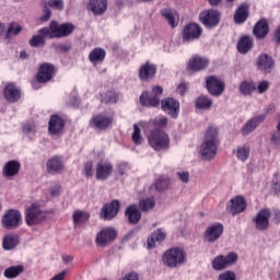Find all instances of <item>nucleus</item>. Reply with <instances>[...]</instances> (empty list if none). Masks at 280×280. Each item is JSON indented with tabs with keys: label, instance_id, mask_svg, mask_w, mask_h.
<instances>
[{
	"label": "nucleus",
	"instance_id": "56",
	"mask_svg": "<svg viewBox=\"0 0 280 280\" xmlns=\"http://www.w3.org/2000/svg\"><path fill=\"white\" fill-rule=\"evenodd\" d=\"M176 176L179 178V180L184 184L189 183V172L179 171L176 173Z\"/></svg>",
	"mask_w": 280,
	"mask_h": 280
},
{
	"label": "nucleus",
	"instance_id": "34",
	"mask_svg": "<svg viewBox=\"0 0 280 280\" xmlns=\"http://www.w3.org/2000/svg\"><path fill=\"white\" fill-rule=\"evenodd\" d=\"M203 142L220 145V131L218 127L210 126L205 132Z\"/></svg>",
	"mask_w": 280,
	"mask_h": 280
},
{
	"label": "nucleus",
	"instance_id": "54",
	"mask_svg": "<svg viewBox=\"0 0 280 280\" xmlns=\"http://www.w3.org/2000/svg\"><path fill=\"white\" fill-rule=\"evenodd\" d=\"M269 141L273 148H280V132L273 131L270 135Z\"/></svg>",
	"mask_w": 280,
	"mask_h": 280
},
{
	"label": "nucleus",
	"instance_id": "15",
	"mask_svg": "<svg viewBox=\"0 0 280 280\" xmlns=\"http://www.w3.org/2000/svg\"><path fill=\"white\" fill-rule=\"evenodd\" d=\"M206 86L210 95H214V97H220L224 93V83L218 77H208L206 79Z\"/></svg>",
	"mask_w": 280,
	"mask_h": 280
},
{
	"label": "nucleus",
	"instance_id": "12",
	"mask_svg": "<svg viewBox=\"0 0 280 280\" xmlns=\"http://www.w3.org/2000/svg\"><path fill=\"white\" fill-rule=\"evenodd\" d=\"M161 108L172 119H177L180 113V103L173 97H167L161 101Z\"/></svg>",
	"mask_w": 280,
	"mask_h": 280
},
{
	"label": "nucleus",
	"instance_id": "49",
	"mask_svg": "<svg viewBox=\"0 0 280 280\" xmlns=\"http://www.w3.org/2000/svg\"><path fill=\"white\" fill-rule=\"evenodd\" d=\"M45 36L47 35H34L30 42L28 45L31 47H45Z\"/></svg>",
	"mask_w": 280,
	"mask_h": 280
},
{
	"label": "nucleus",
	"instance_id": "8",
	"mask_svg": "<svg viewBox=\"0 0 280 280\" xmlns=\"http://www.w3.org/2000/svg\"><path fill=\"white\" fill-rule=\"evenodd\" d=\"M272 212L268 208L260 209L257 214L252 219L256 231H268L270 229V218Z\"/></svg>",
	"mask_w": 280,
	"mask_h": 280
},
{
	"label": "nucleus",
	"instance_id": "46",
	"mask_svg": "<svg viewBox=\"0 0 280 280\" xmlns=\"http://www.w3.org/2000/svg\"><path fill=\"white\" fill-rule=\"evenodd\" d=\"M115 172L117 176H128L130 164L128 162H119L116 164Z\"/></svg>",
	"mask_w": 280,
	"mask_h": 280
},
{
	"label": "nucleus",
	"instance_id": "63",
	"mask_svg": "<svg viewBox=\"0 0 280 280\" xmlns=\"http://www.w3.org/2000/svg\"><path fill=\"white\" fill-rule=\"evenodd\" d=\"M51 19V10L45 9L44 15L40 18V21H49Z\"/></svg>",
	"mask_w": 280,
	"mask_h": 280
},
{
	"label": "nucleus",
	"instance_id": "38",
	"mask_svg": "<svg viewBox=\"0 0 280 280\" xmlns=\"http://www.w3.org/2000/svg\"><path fill=\"white\" fill-rule=\"evenodd\" d=\"M89 60L92 65H102L106 60V50L100 47L94 48L89 55Z\"/></svg>",
	"mask_w": 280,
	"mask_h": 280
},
{
	"label": "nucleus",
	"instance_id": "23",
	"mask_svg": "<svg viewBox=\"0 0 280 280\" xmlns=\"http://www.w3.org/2000/svg\"><path fill=\"white\" fill-rule=\"evenodd\" d=\"M119 213V201L112 200L109 203H105L101 210V218L103 220H113Z\"/></svg>",
	"mask_w": 280,
	"mask_h": 280
},
{
	"label": "nucleus",
	"instance_id": "36",
	"mask_svg": "<svg viewBox=\"0 0 280 280\" xmlns=\"http://www.w3.org/2000/svg\"><path fill=\"white\" fill-rule=\"evenodd\" d=\"M238 91H240L241 95L248 97V96L253 95V93H255V91H257V84L253 80L242 81L238 86Z\"/></svg>",
	"mask_w": 280,
	"mask_h": 280
},
{
	"label": "nucleus",
	"instance_id": "33",
	"mask_svg": "<svg viewBox=\"0 0 280 280\" xmlns=\"http://www.w3.org/2000/svg\"><path fill=\"white\" fill-rule=\"evenodd\" d=\"M125 215L130 224H139L141 222V211L137 205L129 206L125 211Z\"/></svg>",
	"mask_w": 280,
	"mask_h": 280
},
{
	"label": "nucleus",
	"instance_id": "2",
	"mask_svg": "<svg viewBox=\"0 0 280 280\" xmlns=\"http://www.w3.org/2000/svg\"><path fill=\"white\" fill-rule=\"evenodd\" d=\"M149 145L155 152H165L170 148V136L161 129H154L148 137Z\"/></svg>",
	"mask_w": 280,
	"mask_h": 280
},
{
	"label": "nucleus",
	"instance_id": "41",
	"mask_svg": "<svg viewBox=\"0 0 280 280\" xmlns=\"http://www.w3.org/2000/svg\"><path fill=\"white\" fill-rule=\"evenodd\" d=\"M74 226H82L85 222H89L90 215L85 211L77 210L73 215Z\"/></svg>",
	"mask_w": 280,
	"mask_h": 280
},
{
	"label": "nucleus",
	"instance_id": "21",
	"mask_svg": "<svg viewBox=\"0 0 280 280\" xmlns=\"http://www.w3.org/2000/svg\"><path fill=\"white\" fill-rule=\"evenodd\" d=\"M110 124H113V117L104 113L93 116L90 120V126H92V128H96L97 130H106Z\"/></svg>",
	"mask_w": 280,
	"mask_h": 280
},
{
	"label": "nucleus",
	"instance_id": "58",
	"mask_svg": "<svg viewBox=\"0 0 280 280\" xmlns=\"http://www.w3.org/2000/svg\"><path fill=\"white\" fill-rule=\"evenodd\" d=\"M60 191H61L60 185L55 184V185L51 186V188H50V196H52L54 198H56V196H60Z\"/></svg>",
	"mask_w": 280,
	"mask_h": 280
},
{
	"label": "nucleus",
	"instance_id": "42",
	"mask_svg": "<svg viewBox=\"0 0 280 280\" xmlns=\"http://www.w3.org/2000/svg\"><path fill=\"white\" fill-rule=\"evenodd\" d=\"M154 205H156L154 197L141 199L139 201V209L143 213H148V211H152V209H154Z\"/></svg>",
	"mask_w": 280,
	"mask_h": 280
},
{
	"label": "nucleus",
	"instance_id": "24",
	"mask_svg": "<svg viewBox=\"0 0 280 280\" xmlns=\"http://www.w3.org/2000/svg\"><path fill=\"white\" fill-rule=\"evenodd\" d=\"M273 67L275 60L270 57V55L266 52L259 55L257 60L258 71H261V73H271Z\"/></svg>",
	"mask_w": 280,
	"mask_h": 280
},
{
	"label": "nucleus",
	"instance_id": "28",
	"mask_svg": "<svg viewBox=\"0 0 280 280\" xmlns=\"http://www.w3.org/2000/svg\"><path fill=\"white\" fill-rule=\"evenodd\" d=\"M88 9L95 15L102 16L108 10V0H90Z\"/></svg>",
	"mask_w": 280,
	"mask_h": 280
},
{
	"label": "nucleus",
	"instance_id": "19",
	"mask_svg": "<svg viewBox=\"0 0 280 280\" xmlns=\"http://www.w3.org/2000/svg\"><path fill=\"white\" fill-rule=\"evenodd\" d=\"M46 171L50 176L62 174V172H65V162L62 161V158L58 155L50 158L46 163Z\"/></svg>",
	"mask_w": 280,
	"mask_h": 280
},
{
	"label": "nucleus",
	"instance_id": "26",
	"mask_svg": "<svg viewBox=\"0 0 280 280\" xmlns=\"http://www.w3.org/2000/svg\"><path fill=\"white\" fill-rule=\"evenodd\" d=\"M156 75V65L147 61L139 69V79L142 82H148V80H152Z\"/></svg>",
	"mask_w": 280,
	"mask_h": 280
},
{
	"label": "nucleus",
	"instance_id": "51",
	"mask_svg": "<svg viewBox=\"0 0 280 280\" xmlns=\"http://www.w3.org/2000/svg\"><path fill=\"white\" fill-rule=\"evenodd\" d=\"M149 128H155V130H159V128H165L167 126V118L166 117H161V118H155L151 122L147 125Z\"/></svg>",
	"mask_w": 280,
	"mask_h": 280
},
{
	"label": "nucleus",
	"instance_id": "22",
	"mask_svg": "<svg viewBox=\"0 0 280 280\" xmlns=\"http://www.w3.org/2000/svg\"><path fill=\"white\" fill-rule=\"evenodd\" d=\"M199 154L202 161H213L218 154V144L202 142L199 148Z\"/></svg>",
	"mask_w": 280,
	"mask_h": 280
},
{
	"label": "nucleus",
	"instance_id": "11",
	"mask_svg": "<svg viewBox=\"0 0 280 280\" xmlns=\"http://www.w3.org/2000/svg\"><path fill=\"white\" fill-rule=\"evenodd\" d=\"M67 121L60 115L54 114L48 121V135L51 137H60L65 132Z\"/></svg>",
	"mask_w": 280,
	"mask_h": 280
},
{
	"label": "nucleus",
	"instance_id": "47",
	"mask_svg": "<svg viewBox=\"0 0 280 280\" xmlns=\"http://www.w3.org/2000/svg\"><path fill=\"white\" fill-rule=\"evenodd\" d=\"M117 100H119V95L115 92H106L102 95L101 102L103 104H117Z\"/></svg>",
	"mask_w": 280,
	"mask_h": 280
},
{
	"label": "nucleus",
	"instance_id": "40",
	"mask_svg": "<svg viewBox=\"0 0 280 280\" xmlns=\"http://www.w3.org/2000/svg\"><path fill=\"white\" fill-rule=\"evenodd\" d=\"M195 105L199 110H209L213 106V101L209 96L201 95L197 97Z\"/></svg>",
	"mask_w": 280,
	"mask_h": 280
},
{
	"label": "nucleus",
	"instance_id": "4",
	"mask_svg": "<svg viewBox=\"0 0 280 280\" xmlns=\"http://www.w3.org/2000/svg\"><path fill=\"white\" fill-rule=\"evenodd\" d=\"M38 34L49 36L50 38H65V36L71 34V23L58 24V22L51 21L49 27L40 28Z\"/></svg>",
	"mask_w": 280,
	"mask_h": 280
},
{
	"label": "nucleus",
	"instance_id": "3",
	"mask_svg": "<svg viewBox=\"0 0 280 280\" xmlns=\"http://www.w3.org/2000/svg\"><path fill=\"white\" fill-rule=\"evenodd\" d=\"M187 259V254L185 249L179 247H173L166 250L162 256V261L167 268H178L183 266Z\"/></svg>",
	"mask_w": 280,
	"mask_h": 280
},
{
	"label": "nucleus",
	"instance_id": "35",
	"mask_svg": "<svg viewBox=\"0 0 280 280\" xmlns=\"http://www.w3.org/2000/svg\"><path fill=\"white\" fill-rule=\"evenodd\" d=\"M161 14L171 27H178V12H176V10L170 8L162 9Z\"/></svg>",
	"mask_w": 280,
	"mask_h": 280
},
{
	"label": "nucleus",
	"instance_id": "53",
	"mask_svg": "<svg viewBox=\"0 0 280 280\" xmlns=\"http://www.w3.org/2000/svg\"><path fill=\"white\" fill-rule=\"evenodd\" d=\"M218 280H237L234 271L228 270L219 275Z\"/></svg>",
	"mask_w": 280,
	"mask_h": 280
},
{
	"label": "nucleus",
	"instance_id": "9",
	"mask_svg": "<svg viewBox=\"0 0 280 280\" xmlns=\"http://www.w3.org/2000/svg\"><path fill=\"white\" fill-rule=\"evenodd\" d=\"M237 253L230 252L228 255H219L212 260L213 270H224L229 268V266H233V264H237Z\"/></svg>",
	"mask_w": 280,
	"mask_h": 280
},
{
	"label": "nucleus",
	"instance_id": "59",
	"mask_svg": "<svg viewBox=\"0 0 280 280\" xmlns=\"http://www.w3.org/2000/svg\"><path fill=\"white\" fill-rule=\"evenodd\" d=\"M57 48L60 51V54H69V51L71 50V46L65 44L58 45Z\"/></svg>",
	"mask_w": 280,
	"mask_h": 280
},
{
	"label": "nucleus",
	"instance_id": "14",
	"mask_svg": "<svg viewBox=\"0 0 280 280\" xmlns=\"http://www.w3.org/2000/svg\"><path fill=\"white\" fill-rule=\"evenodd\" d=\"M117 237V231L113 228H105L96 235V244L102 248L108 246V244H113L115 238Z\"/></svg>",
	"mask_w": 280,
	"mask_h": 280
},
{
	"label": "nucleus",
	"instance_id": "5",
	"mask_svg": "<svg viewBox=\"0 0 280 280\" xmlns=\"http://www.w3.org/2000/svg\"><path fill=\"white\" fill-rule=\"evenodd\" d=\"M54 75H56V67L47 62L42 63L36 73V81L32 83L33 89L38 91L40 89L38 84H47L54 79Z\"/></svg>",
	"mask_w": 280,
	"mask_h": 280
},
{
	"label": "nucleus",
	"instance_id": "45",
	"mask_svg": "<svg viewBox=\"0 0 280 280\" xmlns=\"http://www.w3.org/2000/svg\"><path fill=\"white\" fill-rule=\"evenodd\" d=\"M248 156H250V148L249 147H238L236 149V159L242 161V163L248 161Z\"/></svg>",
	"mask_w": 280,
	"mask_h": 280
},
{
	"label": "nucleus",
	"instance_id": "30",
	"mask_svg": "<svg viewBox=\"0 0 280 280\" xmlns=\"http://www.w3.org/2000/svg\"><path fill=\"white\" fill-rule=\"evenodd\" d=\"M207 67H209V59L200 56L192 57L187 66L189 71H205Z\"/></svg>",
	"mask_w": 280,
	"mask_h": 280
},
{
	"label": "nucleus",
	"instance_id": "48",
	"mask_svg": "<svg viewBox=\"0 0 280 280\" xmlns=\"http://www.w3.org/2000/svg\"><path fill=\"white\" fill-rule=\"evenodd\" d=\"M152 187H155V189L158 191H163V189H167V187H170V179L167 177H159L156 180H155V184L153 186H151V189Z\"/></svg>",
	"mask_w": 280,
	"mask_h": 280
},
{
	"label": "nucleus",
	"instance_id": "57",
	"mask_svg": "<svg viewBox=\"0 0 280 280\" xmlns=\"http://www.w3.org/2000/svg\"><path fill=\"white\" fill-rule=\"evenodd\" d=\"M84 174H85L86 178H91V176H93V163L92 162L85 163Z\"/></svg>",
	"mask_w": 280,
	"mask_h": 280
},
{
	"label": "nucleus",
	"instance_id": "44",
	"mask_svg": "<svg viewBox=\"0 0 280 280\" xmlns=\"http://www.w3.org/2000/svg\"><path fill=\"white\" fill-rule=\"evenodd\" d=\"M21 32H23V27L16 24V22H12L8 26V30L5 32V38H10L11 36H19Z\"/></svg>",
	"mask_w": 280,
	"mask_h": 280
},
{
	"label": "nucleus",
	"instance_id": "17",
	"mask_svg": "<svg viewBox=\"0 0 280 280\" xmlns=\"http://www.w3.org/2000/svg\"><path fill=\"white\" fill-rule=\"evenodd\" d=\"M266 121V114H260L257 116L252 117L246 124L242 127V135L243 137H248L250 132H255V129L261 126Z\"/></svg>",
	"mask_w": 280,
	"mask_h": 280
},
{
	"label": "nucleus",
	"instance_id": "16",
	"mask_svg": "<svg viewBox=\"0 0 280 280\" xmlns=\"http://www.w3.org/2000/svg\"><path fill=\"white\" fill-rule=\"evenodd\" d=\"M22 92L15 83H8L3 89V97L9 104H16L21 100Z\"/></svg>",
	"mask_w": 280,
	"mask_h": 280
},
{
	"label": "nucleus",
	"instance_id": "39",
	"mask_svg": "<svg viewBox=\"0 0 280 280\" xmlns=\"http://www.w3.org/2000/svg\"><path fill=\"white\" fill-rule=\"evenodd\" d=\"M165 237H166L165 230L159 228L156 231H154L151 234V237L148 238L147 241L148 248H154V246H156L155 242H163Z\"/></svg>",
	"mask_w": 280,
	"mask_h": 280
},
{
	"label": "nucleus",
	"instance_id": "10",
	"mask_svg": "<svg viewBox=\"0 0 280 280\" xmlns=\"http://www.w3.org/2000/svg\"><path fill=\"white\" fill-rule=\"evenodd\" d=\"M246 198H244V196H235L228 201L226 211L230 215H240V213L246 211Z\"/></svg>",
	"mask_w": 280,
	"mask_h": 280
},
{
	"label": "nucleus",
	"instance_id": "37",
	"mask_svg": "<svg viewBox=\"0 0 280 280\" xmlns=\"http://www.w3.org/2000/svg\"><path fill=\"white\" fill-rule=\"evenodd\" d=\"M21 240L18 234H7L2 240V248L4 250H12L16 248Z\"/></svg>",
	"mask_w": 280,
	"mask_h": 280
},
{
	"label": "nucleus",
	"instance_id": "13",
	"mask_svg": "<svg viewBox=\"0 0 280 280\" xmlns=\"http://www.w3.org/2000/svg\"><path fill=\"white\" fill-rule=\"evenodd\" d=\"M199 19L205 25V27L211 28V27H217V25L220 24V13L218 10L209 9L206 11H202L199 14Z\"/></svg>",
	"mask_w": 280,
	"mask_h": 280
},
{
	"label": "nucleus",
	"instance_id": "64",
	"mask_svg": "<svg viewBox=\"0 0 280 280\" xmlns=\"http://www.w3.org/2000/svg\"><path fill=\"white\" fill-rule=\"evenodd\" d=\"M272 223L276 225L280 224V211L273 213Z\"/></svg>",
	"mask_w": 280,
	"mask_h": 280
},
{
	"label": "nucleus",
	"instance_id": "43",
	"mask_svg": "<svg viewBox=\"0 0 280 280\" xmlns=\"http://www.w3.org/2000/svg\"><path fill=\"white\" fill-rule=\"evenodd\" d=\"M23 272V266H12L4 270V277L7 279H15V277H19Z\"/></svg>",
	"mask_w": 280,
	"mask_h": 280
},
{
	"label": "nucleus",
	"instance_id": "1",
	"mask_svg": "<svg viewBox=\"0 0 280 280\" xmlns=\"http://www.w3.org/2000/svg\"><path fill=\"white\" fill-rule=\"evenodd\" d=\"M24 220L27 226H36L47 220V211L43 209V206H40V203H32L24 211Z\"/></svg>",
	"mask_w": 280,
	"mask_h": 280
},
{
	"label": "nucleus",
	"instance_id": "60",
	"mask_svg": "<svg viewBox=\"0 0 280 280\" xmlns=\"http://www.w3.org/2000/svg\"><path fill=\"white\" fill-rule=\"evenodd\" d=\"M272 40H273V43H276V45H280V26H278L275 30Z\"/></svg>",
	"mask_w": 280,
	"mask_h": 280
},
{
	"label": "nucleus",
	"instance_id": "52",
	"mask_svg": "<svg viewBox=\"0 0 280 280\" xmlns=\"http://www.w3.org/2000/svg\"><path fill=\"white\" fill-rule=\"evenodd\" d=\"M270 89V82L267 80L260 81L258 85H256V91L259 95H264Z\"/></svg>",
	"mask_w": 280,
	"mask_h": 280
},
{
	"label": "nucleus",
	"instance_id": "31",
	"mask_svg": "<svg viewBox=\"0 0 280 280\" xmlns=\"http://www.w3.org/2000/svg\"><path fill=\"white\" fill-rule=\"evenodd\" d=\"M255 40L250 35H244L238 39L237 51L238 54H248L253 49Z\"/></svg>",
	"mask_w": 280,
	"mask_h": 280
},
{
	"label": "nucleus",
	"instance_id": "50",
	"mask_svg": "<svg viewBox=\"0 0 280 280\" xmlns=\"http://www.w3.org/2000/svg\"><path fill=\"white\" fill-rule=\"evenodd\" d=\"M131 139L136 145H141V143H143V136H141V128H139V125H133Z\"/></svg>",
	"mask_w": 280,
	"mask_h": 280
},
{
	"label": "nucleus",
	"instance_id": "62",
	"mask_svg": "<svg viewBox=\"0 0 280 280\" xmlns=\"http://www.w3.org/2000/svg\"><path fill=\"white\" fill-rule=\"evenodd\" d=\"M186 91H187V84L179 83L177 86V92L179 93V95H185Z\"/></svg>",
	"mask_w": 280,
	"mask_h": 280
},
{
	"label": "nucleus",
	"instance_id": "18",
	"mask_svg": "<svg viewBox=\"0 0 280 280\" xmlns=\"http://www.w3.org/2000/svg\"><path fill=\"white\" fill-rule=\"evenodd\" d=\"M202 34V27L197 23L187 24L183 31V40L185 43H190V40H196L200 38Z\"/></svg>",
	"mask_w": 280,
	"mask_h": 280
},
{
	"label": "nucleus",
	"instance_id": "29",
	"mask_svg": "<svg viewBox=\"0 0 280 280\" xmlns=\"http://www.w3.org/2000/svg\"><path fill=\"white\" fill-rule=\"evenodd\" d=\"M270 32V27L268 26V20L261 19L259 20L253 30V34L256 38L259 40H264L268 36V33Z\"/></svg>",
	"mask_w": 280,
	"mask_h": 280
},
{
	"label": "nucleus",
	"instance_id": "25",
	"mask_svg": "<svg viewBox=\"0 0 280 280\" xmlns=\"http://www.w3.org/2000/svg\"><path fill=\"white\" fill-rule=\"evenodd\" d=\"M113 175V163L105 161L98 162L96 166L97 180H106Z\"/></svg>",
	"mask_w": 280,
	"mask_h": 280
},
{
	"label": "nucleus",
	"instance_id": "7",
	"mask_svg": "<svg viewBox=\"0 0 280 280\" xmlns=\"http://www.w3.org/2000/svg\"><path fill=\"white\" fill-rule=\"evenodd\" d=\"M161 95H163V88L161 85L153 86L151 95L148 92L140 95V104L149 108H156L161 106Z\"/></svg>",
	"mask_w": 280,
	"mask_h": 280
},
{
	"label": "nucleus",
	"instance_id": "20",
	"mask_svg": "<svg viewBox=\"0 0 280 280\" xmlns=\"http://www.w3.org/2000/svg\"><path fill=\"white\" fill-rule=\"evenodd\" d=\"M224 233V225L222 223H214L207 228L205 232V240L206 242H218L222 234Z\"/></svg>",
	"mask_w": 280,
	"mask_h": 280
},
{
	"label": "nucleus",
	"instance_id": "55",
	"mask_svg": "<svg viewBox=\"0 0 280 280\" xmlns=\"http://www.w3.org/2000/svg\"><path fill=\"white\" fill-rule=\"evenodd\" d=\"M48 5L55 10H63L65 2L62 0H48Z\"/></svg>",
	"mask_w": 280,
	"mask_h": 280
},
{
	"label": "nucleus",
	"instance_id": "61",
	"mask_svg": "<svg viewBox=\"0 0 280 280\" xmlns=\"http://www.w3.org/2000/svg\"><path fill=\"white\" fill-rule=\"evenodd\" d=\"M121 280H139V273L137 272L127 273L125 277L121 278Z\"/></svg>",
	"mask_w": 280,
	"mask_h": 280
},
{
	"label": "nucleus",
	"instance_id": "6",
	"mask_svg": "<svg viewBox=\"0 0 280 280\" xmlns=\"http://www.w3.org/2000/svg\"><path fill=\"white\" fill-rule=\"evenodd\" d=\"M1 224L7 231H14V229H19L23 224V214L19 210H7L2 215Z\"/></svg>",
	"mask_w": 280,
	"mask_h": 280
},
{
	"label": "nucleus",
	"instance_id": "32",
	"mask_svg": "<svg viewBox=\"0 0 280 280\" xmlns=\"http://www.w3.org/2000/svg\"><path fill=\"white\" fill-rule=\"evenodd\" d=\"M249 7L247 3H242L234 13V23L237 25H242V23H246L249 16Z\"/></svg>",
	"mask_w": 280,
	"mask_h": 280
},
{
	"label": "nucleus",
	"instance_id": "27",
	"mask_svg": "<svg viewBox=\"0 0 280 280\" xmlns=\"http://www.w3.org/2000/svg\"><path fill=\"white\" fill-rule=\"evenodd\" d=\"M21 172V162L11 160L7 162L2 168V175L4 178H14Z\"/></svg>",
	"mask_w": 280,
	"mask_h": 280
}]
</instances>
